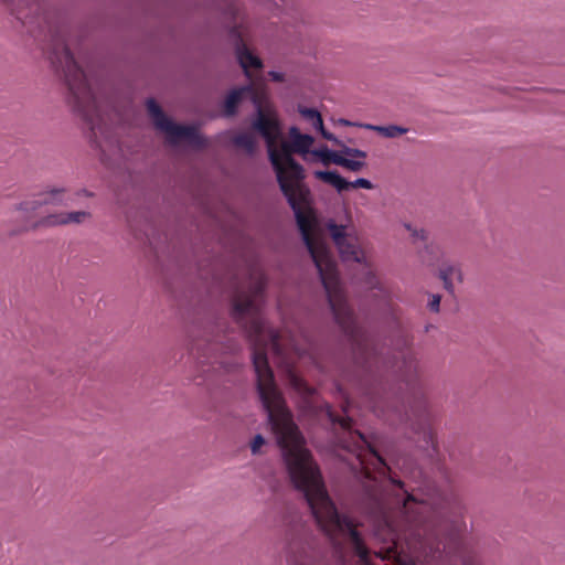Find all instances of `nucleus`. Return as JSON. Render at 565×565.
I'll return each instance as SVG.
<instances>
[{
	"label": "nucleus",
	"mask_w": 565,
	"mask_h": 565,
	"mask_svg": "<svg viewBox=\"0 0 565 565\" xmlns=\"http://www.w3.org/2000/svg\"><path fill=\"white\" fill-rule=\"evenodd\" d=\"M297 111L301 118L307 121L316 131L320 132L324 139L334 143H339V140L334 137V135L324 129L322 116L319 110L303 105H298Z\"/></svg>",
	"instance_id": "obj_11"
},
{
	"label": "nucleus",
	"mask_w": 565,
	"mask_h": 565,
	"mask_svg": "<svg viewBox=\"0 0 565 565\" xmlns=\"http://www.w3.org/2000/svg\"><path fill=\"white\" fill-rule=\"evenodd\" d=\"M329 233L340 253L343 262L358 263L367 269L366 284L370 288L381 289V282L376 276L370 270V265L366 262L364 252L361 249L359 237L353 230H349L344 225H337L330 221L327 223Z\"/></svg>",
	"instance_id": "obj_6"
},
{
	"label": "nucleus",
	"mask_w": 565,
	"mask_h": 565,
	"mask_svg": "<svg viewBox=\"0 0 565 565\" xmlns=\"http://www.w3.org/2000/svg\"><path fill=\"white\" fill-rule=\"evenodd\" d=\"M373 456H374V458H375V460L377 462L379 469L381 470V475H384L385 473V462L376 454L373 452Z\"/></svg>",
	"instance_id": "obj_24"
},
{
	"label": "nucleus",
	"mask_w": 565,
	"mask_h": 565,
	"mask_svg": "<svg viewBox=\"0 0 565 565\" xmlns=\"http://www.w3.org/2000/svg\"><path fill=\"white\" fill-rule=\"evenodd\" d=\"M147 110L153 120L157 129L167 135L170 143L186 141L191 146L202 148L205 146L204 138L199 134L195 126H184L173 122L166 116L160 105L152 98L147 100Z\"/></svg>",
	"instance_id": "obj_7"
},
{
	"label": "nucleus",
	"mask_w": 565,
	"mask_h": 565,
	"mask_svg": "<svg viewBox=\"0 0 565 565\" xmlns=\"http://www.w3.org/2000/svg\"><path fill=\"white\" fill-rule=\"evenodd\" d=\"M267 486H268L269 490L273 492V494L275 497V500L279 501L280 498H281L279 480L278 479L269 478L267 480Z\"/></svg>",
	"instance_id": "obj_22"
},
{
	"label": "nucleus",
	"mask_w": 565,
	"mask_h": 565,
	"mask_svg": "<svg viewBox=\"0 0 565 565\" xmlns=\"http://www.w3.org/2000/svg\"><path fill=\"white\" fill-rule=\"evenodd\" d=\"M284 429L285 468L288 469L296 488L303 492L317 523L332 540H345L352 546L361 565H372L369 551L353 522L348 516L340 515L330 500L320 471L286 408Z\"/></svg>",
	"instance_id": "obj_3"
},
{
	"label": "nucleus",
	"mask_w": 565,
	"mask_h": 565,
	"mask_svg": "<svg viewBox=\"0 0 565 565\" xmlns=\"http://www.w3.org/2000/svg\"><path fill=\"white\" fill-rule=\"evenodd\" d=\"M273 77L275 81H282V73L275 72L273 73Z\"/></svg>",
	"instance_id": "obj_25"
},
{
	"label": "nucleus",
	"mask_w": 565,
	"mask_h": 565,
	"mask_svg": "<svg viewBox=\"0 0 565 565\" xmlns=\"http://www.w3.org/2000/svg\"><path fill=\"white\" fill-rule=\"evenodd\" d=\"M339 156L340 151H333L323 146L312 150L307 163L321 162L324 166H328L329 163L335 164V160Z\"/></svg>",
	"instance_id": "obj_16"
},
{
	"label": "nucleus",
	"mask_w": 565,
	"mask_h": 565,
	"mask_svg": "<svg viewBox=\"0 0 565 565\" xmlns=\"http://www.w3.org/2000/svg\"><path fill=\"white\" fill-rule=\"evenodd\" d=\"M236 55L238 63L247 77H250V68L260 70L263 66L262 60L247 49L241 36H238L237 40Z\"/></svg>",
	"instance_id": "obj_13"
},
{
	"label": "nucleus",
	"mask_w": 565,
	"mask_h": 565,
	"mask_svg": "<svg viewBox=\"0 0 565 565\" xmlns=\"http://www.w3.org/2000/svg\"><path fill=\"white\" fill-rule=\"evenodd\" d=\"M341 122H342L343 125H347V126L351 125V122H350V121H348V120H341Z\"/></svg>",
	"instance_id": "obj_28"
},
{
	"label": "nucleus",
	"mask_w": 565,
	"mask_h": 565,
	"mask_svg": "<svg viewBox=\"0 0 565 565\" xmlns=\"http://www.w3.org/2000/svg\"><path fill=\"white\" fill-rule=\"evenodd\" d=\"M372 183L367 179L359 178L354 181H348L347 190L362 188V189H372Z\"/></svg>",
	"instance_id": "obj_21"
},
{
	"label": "nucleus",
	"mask_w": 565,
	"mask_h": 565,
	"mask_svg": "<svg viewBox=\"0 0 565 565\" xmlns=\"http://www.w3.org/2000/svg\"><path fill=\"white\" fill-rule=\"evenodd\" d=\"M387 486L394 493L385 492L376 499L374 535L390 544L387 552L396 547L397 542L404 536V531H409L418 541H427L434 535L428 520V514L433 510L431 504L427 500L418 501L413 494H408L395 479L390 478Z\"/></svg>",
	"instance_id": "obj_4"
},
{
	"label": "nucleus",
	"mask_w": 565,
	"mask_h": 565,
	"mask_svg": "<svg viewBox=\"0 0 565 565\" xmlns=\"http://www.w3.org/2000/svg\"><path fill=\"white\" fill-rule=\"evenodd\" d=\"M87 217H89V213L85 211L49 214L47 216L42 217L31 225H26L24 230L36 228L41 226L65 225L71 223L78 224L85 221Z\"/></svg>",
	"instance_id": "obj_10"
},
{
	"label": "nucleus",
	"mask_w": 565,
	"mask_h": 565,
	"mask_svg": "<svg viewBox=\"0 0 565 565\" xmlns=\"http://www.w3.org/2000/svg\"><path fill=\"white\" fill-rule=\"evenodd\" d=\"M366 153L360 149L344 147L340 150V156L335 164L350 171L358 172L365 166Z\"/></svg>",
	"instance_id": "obj_12"
},
{
	"label": "nucleus",
	"mask_w": 565,
	"mask_h": 565,
	"mask_svg": "<svg viewBox=\"0 0 565 565\" xmlns=\"http://www.w3.org/2000/svg\"><path fill=\"white\" fill-rule=\"evenodd\" d=\"M253 128L265 139L268 156L276 173V181L282 191V131L276 120L258 109L257 119Z\"/></svg>",
	"instance_id": "obj_8"
},
{
	"label": "nucleus",
	"mask_w": 565,
	"mask_h": 565,
	"mask_svg": "<svg viewBox=\"0 0 565 565\" xmlns=\"http://www.w3.org/2000/svg\"><path fill=\"white\" fill-rule=\"evenodd\" d=\"M247 93H253L250 85L235 88L226 96L224 100V115L226 117L235 115L243 96Z\"/></svg>",
	"instance_id": "obj_14"
},
{
	"label": "nucleus",
	"mask_w": 565,
	"mask_h": 565,
	"mask_svg": "<svg viewBox=\"0 0 565 565\" xmlns=\"http://www.w3.org/2000/svg\"><path fill=\"white\" fill-rule=\"evenodd\" d=\"M414 236H419L420 238H424V233L422 232L420 235H419L417 232H415Z\"/></svg>",
	"instance_id": "obj_27"
},
{
	"label": "nucleus",
	"mask_w": 565,
	"mask_h": 565,
	"mask_svg": "<svg viewBox=\"0 0 565 565\" xmlns=\"http://www.w3.org/2000/svg\"><path fill=\"white\" fill-rule=\"evenodd\" d=\"M440 278L444 281L445 289H447L449 292H452V280L455 278L461 280V273L455 265H445L440 268Z\"/></svg>",
	"instance_id": "obj_18"
},
{
	"label": "nucleus",
	"mask_w": 565,
	"mask_h": 565,
	"mask_svg": "<svg viewBox=\"0 0 565 565\" xmlns=\"http://www.w3.org/2000/svg\"><path fill=\"white\" fill-rule=\"evenodd\" d=\"M367 129H372L375 131H379L381 135L387 138H395L406 132L405 128H402L399 126L391 125V126H373V125H366Z\"/></svg>",
	"instance_id": "obj_19"
},
{
	"label": "nucleus",
	"mask_w": 565,
	"mask_h": 565,
	"mask_svg": "<svg viewBox=\"0 0 565 565\" xmlns=\"http://www.w3.org/2000/svg\"><path fill=\"white\" fill-rule=\"evenodd\" d=\"M68 196L63 189H53L49 192L38 194L34 199L28 200L20 205V210L24 212H35L44 205H66Z\"/></svg>",
	"instance_id": "obj_9"
},
{
	"label": "nucleus",
	"mask_w": 565,
	"mask_h": 565,
	"mask_svg": "<svg viewBox=\"0 0 565 565\" xmlns=\"http://www.w3.org/2000/svg\"><path fill=\"white\" fill-rule=\"evenodd\" d=\"M50 60L56 68H61L68 86L72 103L78 114L88 124L89 129L97 141L104 134L103 117L97 98L93 93L85 73L77 65L63 38L53 41Z\"/></svg>",
	"instance_id": "obj_5"
},
{
	"label": "nucleus",
	"mask_w": 565,
	"mask_h": 565,
	"mask_svg": "<svg viewBox=\"0 0 565 565\" xmlns=\"http://www.w3.org/2000/svg\"><path fill=\"white\" fill-rule=\"evenodd\" d=\"M313 142L312 136L302 134L297 127L289 128L288 141L285 140V199L294 210L302 239L318 269L335 321L345 333L354 335L355 316L348 305L337 262L327 246L311 207V193L305 183L306 171L291 157V153H297L308 162Z\"/></svg>",
	"instance_id": "obj_1"
},
{
	"label": "nucleus",
	"mask_w": 565,
	"mask_h": 565,
	"mask_svg": "<svg viewBox=\"0 0 565 565\" xmlns=\"http://www.w3.org/2000/svg\"><path fill=\"white\" fill-rule=\"evenodd\" d=\"M269 447V441H267L260 434L254 436V438L249 441L250 452L254 456L267 452Z\"/></svg>",
	"instance_id": "obj_20"
},
{
	"label": "nucleus",
	"mask_w": 565,
	"mask_h": 565,
	"mask_svg": "<svg viewBox=\"0 0 565 565\" xmlns=\"http://www.w3.org/2000/svg\"><path fill=\"white\" fill-rule=\"evenodd\" d=\"M439 305H440V296L438 295H433L429 303H428V307L430 310L433 311H438L439 310Z\"/></svg>",
	"instance_id": "obj_23"
},
{
	"label": "nucleus",
	"mask_w": 565,
	"mask_h": 565,
	"mask_svg": "<svg viewBox=\"0 0 565 565\" xmlns=\"http://www.w3.org/2000/svg\"><path fill=\"white\" fill-rule=\"evenodd\" d=\"M233 143L235 147L243 149L248 154H253L256 150V139L252 132H239L235 135Z\"/></svg>",
	"instance_id": "obj_17"
},
{
	"label": "nucleus",
	"mask_w": 565,
	"mask_h": 565,
	"mask_svg": "<svg viewBox=\"0 0 565 565\" xmlns=\"http://www.w3.org/2000/svg\"><path fill=\"white\" fill-rule=\"evenodd\" d=\"M284 374H285V379H287V377H291V372L287 369V366H286V365H285Z\"/></svg>",
	"instance_id": "obj_26"
},
{
	"label": "nucleus",
	"mask_w": 565,
	"mask_h": 565,
	"mask_svg": "<svg viewBox=\"0 0 565 565\" xmlns=\"http://www.w3.org/2000/svg\"><path fill=\"white\" fill-rule=\"evenodd\" d=\"M266 278L252 271L246 284L237 288L232 299V317L244 329L250 348L257 377V391L268 423L282 451V394L277 387L268 363V352L279 353V333L273 330L262 315Z\"/></svg>",
	"instance_id": "obj_2"
},
{
	"label": "nucleus",
	"mask_w": 565,
	"mask_h": 565,
	"mask_svg": "<svg viewBox=\"0 0 565 565\" xmlns=\"http://www.w3.org/2000/svg\"><path fill=\"white\" fill-rule=\"evenodd\" d=\"M313 175L322 182L333 186L339 192L347 190L348 181L335 171L317 170L313 172Z\"/></svg>",
	"instance_id": "obj_15"
}]
</instances>
